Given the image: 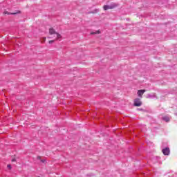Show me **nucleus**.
Returning a JSON list of instances; mask_svg holds the SVG:
<instances>
[{"mask_svg": "<svg viewBox=\"0 0 177 177\" xmlns=\"http://www.w3.org/2000/svg\"><path fill=\"white\" fill-rule=\"evenodd\" d=\"M49 34L50 35H53V34H55L57 36L56 39H60L62 38V35L57 32L56 30H55V29H53V28H51L49 29Z\"/></svg>", "mask_w": 177, "mask_h": 177, "instance_id": "obj_1", "label": "nucleus"}, {"mask_svg": "<svg viewBox=\"0 0 177 177\" xmlns=\"http://www.w3.org/2000/svg\"><path fill=\"white\" fill-rule=\"evenodd\" d=\"M114 8H117V4L112 3L109 6L105 5L104 6V10H109V9H114Z\"/></svg>", "mask_w": 177, "mask_h": 177, "instance_id": "obj_2", "label": "nucleus"}, {"mask_svg": "<svg viewBox=\"0 0 177 177\" xmlns=\"http://www.w3.org/2000/svg\"><path fill=\"white\" fill-rule=\"evenodd\" d=\"M133 105L136 107H140V106H142V101H140V99L139 98H136L134 100V104Z\"/></svg>", "mask_w": 177, "mask_h": 177, "instance_id": "obj_3", "label": "nucleus"}, {"mask_svg": "<svg viewBox=\"0 0 177 177\" xmlns=\"http://www.w3.org/2000/svg\"><path fill=\"white\" fill-rule=\"evenodd\" d=\"M164 156H169V153L171 152V151L169 150V149L168 147L164 148L162 150Z\"/></svg>", "mask_w": 177, "mask_h": 177, "instance_id": "obj_4", "label": "nucleus"}, {"mask_svg": "<svg viewBox=\"0 0 177 177\" xmlns=\"http://www.w3.org/2000/svg\"><path fill=\"white\" fill-rule=\"evenodd\" d=\"M145 92H146V90H138V96H139V97H142V96H143V93H145Z\"/></svg>", "mask_w": 177, "mask_h": 177, "instance_id": "obj_5", "label": "nucleus"}, {"mask_svg": "<svg viewBox=\"0 0 177 177\" xmlns=\"http://www.w3.org/2000/svg\"><path fill=\"white\" fill-rule=\"evenodd\" d=\"M162 121H165V122H169L171 119L169 118V116L165 115V116L162 117Z\"/></svg>", "mask_w": 177, "mask_h": 177, "instance_id": "obj_6", "label": "nucleus"}, {"mask_svg": "<svg viewBox=\"0 0 177 177\" xmlns=\"http://www.w3.org/2000/svg\"><path fill=\"white\" fill-rule=\"evenodd\" d=\"M3 13H4V15H17V13H20V11H18L17 12H9L8 11H4Z\"/></svg>", "mask_w": 177, "mask_h": 177, "instance_id": "obj_7", "label": "nucleus"}, {"mask_svg": "<svg viewBox=\"0 0 177 177\" xmlns=\"http://www.w3.org/2000/svg\"><path fill=\"white\" fill-rule=\"evenodd\" d=\"M93 34H100V31L97 30V31L95 32H91V35H93Z\"/></svg>", "mask_w": 177, "mask_h": 177, "instance_id": "obj_8", "label": "nucleus"}, {"mask_svg": "<svg viewBox=\"0 0 177 177\" xmlns=\"http://www.w3.org/2000/svg\"><path fill=\"white\" fill-rule=\"evenodd\" d=\"M53 42H55V40H50L48 41V44H53Z\"/></svg>", "mask_w": 177, "mask_h": 177, "instance_id": "obj_9", "label": "nucleus"}, {"mask_svg": "<svg viewBox=\"0 0 177 177\" xmlns=\"http://www.w3.org/2000/svg\"><path fill=\"white\" fill-rule=\"evenodd\" d=\"M7 167H8V168H9L10 169H12V165H8Z\"/></svg>", "mask_w": 177, "mask_h": 177, "instance_id": "obj_10", "label": "nucleus"}, {"mask_svg": "<svg viewBox=\"0 0 177 177\" xmlns=\"http://www.w3.org/2000/svg\"><path fill=\"white\" fill-rule=\"evenodd\" d=\"M138 111H143V109H137Z\"/></svg>", "mask_w": 177, "mask_h": 177, "instance_id": "obj_11", "label": "nucleus"}, {"mask_svg": "<svg viewBox=\"0 0 177 177\" xmlns=\"http://www.w3.org/2000/svg\"><path fill=\"white\" fill-rule=\"evenodd\" d=\"M15 161H16V159H15V158H14V159L12 160V162H15Z\"/></svg>", "mask_w": 177, "mask_h": 177, "instance_id": "obj_12", "label": "nucleus"}, {"mask_svg": "<svg viewBox=\"0 0 177 177\" xmlns=\"http://www.w3.org/2000/svg\"><path fill=\"white\" fill-rule=\"evenodd\" d=\"M41 162H45V160H41Z\"/></svg>", "mask_w": 177, "mask_h": 177, "instance_id": "obj_13", "label": "nucleus"}]
</instances>
